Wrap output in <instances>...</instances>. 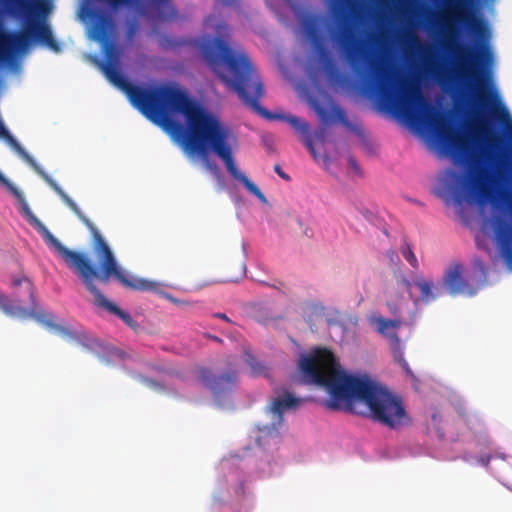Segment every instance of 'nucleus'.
Instances as JSON below:
<instances>
[{"mask_svg": "<svg viewBox=\"0 0 512 512\" xmlns=\"http://www.w3.org/2000/svg\"><path fill=\"white\" fill-rule=\"evenodd\" d=\"M105 56L106 60L100 65L102 72L146 118L181 141L190 152L203 158L213 152L234 179L262 203H267L257 185L238 169L233 156L237 139L215 115L176 84L142 87L128 81L120 71L118 52L112 44L105 45Z\"/></svg>", "mask_w": 512, "mask_h": 512, "instance_id": "obj_1", "label": "nucleus"}, {"mask_svg": "<svg viewBox=\"0 0 512 512\" xmlns=\"http://www.w3.org/2000/svg\"><path fill=\"white\" fill-rule=\"evenodd\" d=\"M0 185L5 187L17 199L21 207V212L27 218L29 223L39 231L48 246L53 249L59 257H61L68 268L73 271V273L84 284L85 288L94 296V304L97 307L103 308L118 316L129 327L136 328L137 324L131 315L121 310L113 302L109 301L97 288L96 282L108 284L110 278L113 277L124 287L137 291H156L158 284L147 279L132 276L122 269L118 265L111 248L100 231L82 212H80V215H77V217L91 233L92 249L98 260V266L91 261L87 253L70 250L64 246L34 215L24 194L1 172Z\"/></svg>", "mask_w": 512, "mask_h": 512, "instance_id": "obj_2", "label": "nucleus"}, {"mask_svg": "<svg viewBox=\"0 0 512 512\" xmlns=\"http://www.w3.org/2000/svg\"><path fill=\"white\" fill-rule=\"evenodd\" d=\"M299 371L305 382L324 387L330 395L326 407L338 410L344 405L352 409L354 401L364 403L370 417L393 430L411 424V418L402 399L367 376L347 374L335 355L327 348H316L299 361Z\"/></svg>", "mask_w": 512, "mask_h": 512, "instance_id": "obj_3", "label": "nucleus"}, {"mask_svg": "<svg viewBox=\"0 0 512 512\" xmlns=\"http://www.w3.org/2000/svg\"><path fill=\"white\" fill-rule=\"evenodd\" d=\"M204 24L207 28L213 29L217 37L206 35L196 42L201 55L214 73L254 112L269 120L278 119L289 123L302 135L304 145L311 155L318 159L314 139L324 143L326 129L320 128L311 134L309 124L303 119L293 115L273 114L262 107L259 100L265 91L261 77L248 53L242 47H230L225 41L230 35L228 24L225 21L216 23V17L213 15L206 17Z\"/></svg>", "mask_w": 512, "mask_h": 512, "instance_id": "obj_4", "label": "nucleus"}, {"mask_svg": "<svg viewBox=\"0 0 512 512\" xmlns=\"http://www.w3.org/2000/svg\"><path fill=\"white\" fill-rule=\"evenodd\" d=\"M336 42L352 70L364 76L367 91L387 109L413 122L424 120L432 112L417 82L396 77L394 69L383 58L370 57L349 30L338 33Z\"/></svg>", "mask_w": 512, "mask_h": 512, "instance_id": "obj_5", "label": "nucleus"}, {"mask_svg": "<svg viewBox=\"0 0 512 512\" xmlns=\"http://www.w3.org/2000/svg\"><path fill=\"white\" fill-rule=\"evenodd\" d=\"M4 7L12 16L25 17L28 20V28L21 33L0 32L1 61L11 59L16 51L25 50L31 42V35L53 51L60 50L50 27L39 21L50 12L49 0H5Z\"/></svg>", "mask_w": 512, "mask_h": 512, "instance_id": "obj_6", "label": "nucleus"}, {"mask_svg": "<svg viewBox=\"0 0 512 512\" xmlns=\"http://www.w3.org/2000/svg\"><path fill=\"white\" fill-rule=\"evenodd\" d=\"M12 286L14 288L23 287L24 291L27 293L31 310L21 307L14 306L11 304L9 298L0 293V309L9 316H17V317H35L40 323L47 326L51 329H58V326L53 321V316L47 313L35 314V296H34V286L29 278L26 276H14L12 279Z\"/></svg>", "mask_w": 512, "mask_h": 512, "instance_id": "obj_7", "label": "nucleus"}, {"mask_svg": "<svg viewBox=\"0 0 512 512\" xmlns=\"http://www.w3.org/2000/svg\"><path fill=\"white\" fill-rule=\"evenodd\" d=\"M442 22L448 35V41L454 34L456 24L464 25L475 34L482 32V24L477 21L469 7V0H447L442 14Z\"/></svg>", "mask_w": 512, "mask_h": 512, "instance_id": "obj_8", "label": "nucleus"}, {"mask_svg": "<svg viewBox=\"0 0 512 512\" xmlns=\"http://www.w3.org/2000/svg\"><path fill=\"white\" fill-rule=\"evenodd\" d=\"M455 57L460 69L473 81L477 100L482 104L487 103L490 96L487 93L481 57L462 47L455 52Z\"/></svg>", "mask_w": 512, "mask_h": 512, "instance_id": "obj_9", "label": "nucleus"}, {"mask_svg": "<svg viewBox=\"0 0 512 512\" xmlns=\"http://www.w3.org/2000/svg\"><path fill=\"white\" fill-rule=\"evenodd\" d=\"M198 381L211 391L216 399H220L225 393L231 392L237 383V373L228 370L216 374L210 368L200 367L197 370Z\"/></svg>", "mask_w": 512, "mask_h": 512, "instance_id": "obj_10", "label": "nucleus"}, {"mask_svg": "<svg viewBox=\"0 0 512 512\" xmlns=\"http://www.w3.org/2000/svg\"><path fill=\"white\" fill-rule=\"evenodd\" d=\"M301 26L303 32L310 40L315 52L323 62L325 69L327 71H333L334 66L330 59L329 52L324 44L320 19L312 15H306L301 20Z\"/></svg>", "mask_w": 512, "mask_h": 512, "instance_id": "obj_11", "label": "nucleus"}, {"mask_svg": "<svg viewBox=\"0 0 512 512\" xmlns=\"http://www.w3.org/2000/svg\"><path fill=\"white\" fill-rule=\"evenodd\" d=\"M506 210L509 221L501 216L496 217L495 234L506 265L512 270V193L506 198Z\"/></svg>", "mask_w": 512, "mask_h": 512, "instance_id": "obj_12", "label": "nucleus"}, {"mask_svg": "<svg viewBox=\"0 0 512 512\" xmlns=\"http://www.w3.org/2000/svg\"><path fill=\"white\" fill-rule=\"evenodd\" d=\"M471 194L476 198L479 204L484 203L492 196L493 177L488 168L480 161L473 162L470 170Z\"/></svg>", "mask_w": 512, "mask_h": 512, "instance_id": "obj_13", "label": "nucleus"}, {"mask_svg": "<svg viewBox=\"0 0 512 512\" xmlns=\"http://www.w3.org/2000/svg\"><path fill=\"white\" fill-rule=\"evenodd\" d=\"M463 270L464 269L461 264H452L445 271L443 276V285L453 296L458 294L474 296L476 294V289L469 285V283L464 279Z\"/></svg>", "mask_w": 512, "mask_h": 512, "instance_id": "obj_14", "label": "nucleus"}, {"mask_svg": "<svg viewBox=\"0 0 512 512\" xmlns=\"http://www.w3.org/2000/svg\"><path fill=\"white\" fill-rule=\"evenodd\" d=\"M301 400L293 394L285 391L271 402L269 410L277 417L278 424L283 423V414L286 410L295 409L299 406Z\"/></svg>", "mask_w": 512, "mask_h": 512, "instance_id": "obj_15", "label": "nucleus"}, {"mask_svg": "<svg viewBox=\"0 0 512 512\" xmlns=\"http://www.w3.org/2000/svg\"><path fill=\"white\" fill-rule=\"evenodd\" d=\"M476 138L485 146L490 153H496L500 148V140L490 130L485 120L477 121L474 128Z\"/></svg>", "mask_w": 512, "mask_h": 512, "instance_id": "obj_16", "label": "nucleus"}, {"mask_svg": "<svg viewBox=\"0 0 512 512\" xmlns=\"http://www.w3.org/2000/svg\"><path fill=\"white\" fill-rule=\"evenodd\" d=\"M314 111L323 124L339 122L346 126L349 125L345 111L338 105H332L330 108H326L315 104Z\"/></svg>", "mask_w": 512, "mask_h": 512, "instance_id": "obj_17", "label": "nucleus"}, {"mask_svg": "<svg viewBox=\"0 0 512 512\" xmlns=\"http://www.w3.org/2000/svg\"><path fill=\"white\" fill-rule=\"evenodd\" d=\"M371 323L375 325V329L379 334L398 341L397 331L402 323L399 319H386L382 316H375L371 319Z\"/></svg>", "mask_w": 512, "mask_h": 512, "instance_id": "obj_18", "label": "nucleus"}, {"mask_svg": "<svg viewBox=\"0 0 512 512\" xmlns=\"http://www.w3.org/2000/svg\"><path fill=\"white\" fill-rule=\"evenodd\" d=\"M148 5L158 20L170 21L176 18L171 0H148Z\"/></svg>", "mask_w": 512, "mask_h": 512, "instance_id": "obj_19", "label": "nucleus"}, {"mask_svg": "<svg viewBox=\"0 0 512 512\" xmlns=\"http://www.w3.org/2000/svg\"><path fill=\"white\" fill-rule=\"evenodd\" d=\"M413 284L420 290V300L424 303H430L440 295V289L431 280L417 277Z\"/></svg>", "mask_w": 512, "mask_h": 512, "instance_id": "obj_20", "label": "nucleus"}, {"mask_svg": "<svg viewBox=\"0 0 512 512\" xmlns=\"http://www.w3.org/2000/svg\"><path fill=\"white\" fill-rule=\"evenodd\" d=\"M400 251H401V254L404 257V259L414 269H418L419 268V263H418L417 257L415 256L414 252L411 249V246L407 242H404L402 244Z\"/></svg>", "mask_w": 512, "mask_h": 512, "instance_id": "obj_21", "label": "nucleus"}, {"mask_svg": "<svg viewBox=\"0 0 512 512\" xmlns=\"http://www.w3.org/2000/svg\"><path fill=\"white\" fill-rule=\"evenodd\" d=\"M394 276L397 287L402 291L410 292L411 282L406 278L403 271L401 269H398L397 271H395Z\"/></svg>", "mask_w": 512, "mask_h": 512, "instance_id": "obj_22", "label": "nucleus"}, {"mask_svg": "<svg viewBox=\"0 0 512 512\" xmlns=\"http://www.w3.org/2000/svg\"><path fill=\"white\" fill-rule=\"evenodd\" d=\"M162 295L167 300H169L170 302H172L173 304H175L177 306H187L189 304L186 300L177 299V298H175L173 295H171L169 293L163 292Z\"/></svg>", "mask_w": 512, "mask_h": 512, "instance_id": "obj_23", "label": "nucleus"}, {"mask_svg": "<svg viewBox=\"0 0 512 512\" xmlns=\"http://www.w3.org/2000/svg\"><path fill=\"white\" fill-rule=\"evenodd\" d=\"M406 42L410 45H418L419 44V39L417 37V35L413 32H409L407 35H406Z\"/></svg>", "mask_w": 512, "mask_h": 512, "instance_id": "obj_24", "label": "nucleus"}, {"mask_svg": "<svg viewBox=\"0 0 512 512\" xmlns=\"http://www.w3.org/2000/svg\"><path fill=\"white\" fill-rule=\"evenodd\" d=\"M274 171H275V172L278 174V176H279V177H281L283 180L290 181V179H291V178H290V176L282 170V168H281V166H280L279 164H276V165L274 166Z\"/></svg>", "mask_w": 512, "mask_h": 512, "instance_id": "obj_25", "label": "nucleus"}, {"mask_svg": "<svg viewBox=\"0 0 512 512\" xmlns=\"http://www.w3.org/2000/svg\"><path fill=\"white\" fill-rule=\"evenodd\" d=\"M141 379L145 384H147L150 387L161 388V385L152 379H149L147 377H142Z\"/></svg>", "mask_w": 512, "mask_h": 512, "instance_id": "obj_26", "label": "nucleus"}, {"mask_svg": "<svg viewBox=\"0 0 512 512\" xmlns=\"http://www.w3.org/2000/svg\"><path fill=\"white\" fill-rule=\"evenodd\" d=\"M491 458H492V457H491L490 455H488V454H483V455H481V456L479 457V462H480L483 466L488 467V465H489V463H490V461H491Z\"/></svg>", "mask_w": 512, "mask_h": 512, "instance_id": "obj_27", "label": "nucleus"}, {"mask_svg": "<svg viewBox=\"0 0 512 512\" xmlns=\"http://www.w3.org/2000/svg\"><path fill=\"white\" fill-rule=\"evenodd\" d=\"M254 362H255L254 358H253V357H251L250 365H251V367L253 368V370H254L256 373H260V372H262L263 367H262L260 364H258V363H254Z\"/></svg>", "mask_w": 512, "mask_h": 512, "instance_id": "obj_28", "label": "nucleus"}, {"mask_svg": "<svg viewBox=\"0 0 512 512\" xmlns=\"http://www.w3.org/2000/svg\"><path fill=\"white\" fill-rule=\"evenodd\" d=\"M387 256L389 257L391 262H398L399 261V257L397 255L396 251H394V250L387 251Z\"/></svg>", "mask_w": 512, "mask_h": 512, "instance_id": "obj_29", "label": "nucleus"}, {"mask_svg": "<svg viewBox=\"0 0 512 512\" xmlns=\"http://www.w3.org/2000/svg\"><path fill=\"white\" fill-rule=\"evenodd\" d=\"M215 316H216V317H218V318H220V319H223V320H225V321H229V318H228V317H227V315H226V314H224V313H217V314H215Z\"/></svg>", "mask_w": 512, "mask_h": 512, "instance_id": "obj_30", "label": "nucleus"}, {"mask_svg": "<svg viewBox=\"0 0 512 512\" xmlns=\"http://www.w3.org/2000/svg\"><path fill=\"white\" fill-rule=\"evenodd\" d=\"M349 164H350V166H351V167H353L354 169H356V168H357L356 161H355V159H354L353 157H350V158H349Z\"/></svg>", "mask_w": 512, "mask_h": 512, "instance_id": "obj_31", "label": "nucleus"}, {"mask_svg": "<svg viewBox=\"0 0 512 512\" xmlns=\"http://www.w3.org/2000/svg\"><path fill=\"white\" fill-rule=\"evenodd\" d=\"M388 306L390 308L391 313H393V314H397L398 313V309H397L396 306L391 305V304H388Z\"/></svg>", "mask_w": 512, "mask_h": 512, "instance_id": "obj_32", "label": "nucleus"}, {"mask_svg": "<svg viewBox=\"0 0 512 512\" xmlns=\"http://www.w3.org/2000/svg\"><path fill=\"white\" fill-rule=\"evenodd\" d=\"M207 166L210 168V169H216V166L210 164V163H207Z\"/></svg>", "mask_w": 512, "mask_h": 512, "instance_id": "obj_33", "label": "nucleus"}, {"mask_svg": "<svg viewBox=\"0 0 512 512\" xmlns=\"http://www.w3.org/2000/svg\"><path fill=\"white\" fill-rule=\"evenodd\" d=\"M212 339H213L214 341H220V339H219L218 337H216V336L212 337Z\"/></svg>", "mask_w": 512, "mask_h": 512, "instance_id": "obj_34", "label": "nucleus"}]
</instances>
